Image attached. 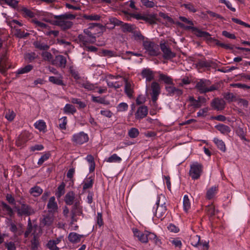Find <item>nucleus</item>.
Returning a JSON list of instances; mask_svg holds the SVG:
<instances>
[{
    "mask_svg": "<svg viewBox=\"0 0 250 250\" xmlns=\"http://www.w3.org/2000/svg\"><path fill=\"white\" fill-rule=\"evenodd\" d=\"M179 20L181 21L188 24V25H185L184 23L178 22V24L181 27L187 30H191L197 37L203 38L205 39H206L207 41H213L215 42V44L216 45L220 46L222 48L227 49H232L229 44L222 43L219 40L211 37V35L208 32L202 31L201 30L198 29L197 27L193 26V22L189 20L187 18L180 16L179 17Z\"/></svg>",
    "mask_w": 250,
    "mask_h": 250,
    "instance_id": "1",
    "label": "nucleus"
},
{
    "mask_svg": "<svg viewBox=\"0 0 250 250\" xmlns=\"http://www.w3.org/2000/svg\"><path fill=\"white\" fill-rule=\"evenodd\" d=\"M53 18L55 20V24L65 30L71 28L73 23L70 20L75 19L76 16L70 12H66L59 15H54Z\"/></svg>",
    "mask_w": 250,
    "mask_h": 250,
    "instance_id": "2",
    "label": "nucleus"
},
{
    "mask_svg": "<svg viewBox=\"0 0 250 250\" xmlns=\"http://www.w3.org/2000/svg\"><path fill=\"white\" fill-rule=\"evenodd\" d=\"M32 22L34 24L35 28L38 31H42L45 35L49 36L52 35L54 37H56L59 35V31L51 30L50 27L45 23L42 22L37 19H33Z\"/></svg>",
    "mask_w": 250,
    "mask_h": 250,
    "instance_id": "3",
    "label": "nucleus"
},
{
    "mask_svg": "<svg viewBox=\"0 0 250 250\" xmlns=\"http://www.w3.org/2000/svg\"><path fill=\"white\" fill-rule=\"evenodd\" d=\"M200 93L204 94L217 90V87L214 85H211V82L205 79H200L195 86Z\"/></svg>",
    "mask_w": 250,
    "mask_h": 250,
    "instance_id": "4",
    "label": "nucleus"
},
{
    "mask_svg": "<svg viewBox=\"0 0 250 250\" xmlns=\"http://www.w3.org/2000/svg\"><path fill=\"white\" fill-rule=\"evenodd\" d=\"M21 207H15L19 216H29L35 213V210L30 205L20 201Z\"/></svg>",
    "mask_w": 250,
    "mask_h": 250,
    "instance_id": "5",
    "label": "nucleus"
},
{
    "mask_svg": "<svg viewBox=\"0 0 250 250\" xmlns=\"http://www.w3.org/2000/svg\"><path fill=\"white\" fill-rule=\"evenodd\" d=\"M160 198L159 196H157L156 202L153 208V212L157 218L162 220L167 209L165 202L160 205Z\"/></svg>",
    "mask_w": 250,
    "mask_h": 250,
    "instance_id": "6",
    "label": "nucleus"
},
{
    "mask_svg": "<svg viewBox=\"0 0 250 250\" xmlns=\"http://www.w3.org/2000/svg\"><path fill=\"white\" fill-rule=\"evenodd\" d=\"M71 142L75 146H81L89 141L88 135L84 131L74 133L71 137Z\"/></svg>",
    "mask_w": 250,
    "mask_h": 250,
    "instance_id": "7",
    "label": "nucleus"
},
{
    "mask_svg": "<svg viewBox=\"0 0 250 250\" xmlns=\"http://www.w3.org/2000/svg\"><path fill=\"white\" fill-rule=\"evenodd\" d=\"M203 167L201 164L196 163L190 165L189 175L192 180H196L199 179L201 177Z\"/></svg>",
    "mask_w": 250,
    "mask_h": 250,
    "instance_id": "8",
    "label": "nucleus"
},
{
    "mask_svg": "<svg viewBox=\"0 0 250 250\" xmlns=\"http://www.w3.org/2000/svg\"><path fill=\"white\" fill-rule=\"evenodd\" d=\"M144 49L151 56H157L158 54V46L153 42L146 39L143 42Z\"/></svg>",
    "mask_w": 250,
    "mask_h": 250,
    "instance_id": "9",
    "label": "nucleus"
},
{
    "mask_svg": "<svg viewBox=\"0 0 250 250\" xmlns=\"http://www.w3.org/2000/svg\"><path fill=\"white\" fill-rule=\"evenodd\" d=\"M31 139V134L28 131L22 132L16 140V144L18 146L23 147Z\"/></svg>",
    "mask_w": 250,
    "mask_h": 250,
    "instance_id": "10",
    "label": "nucleus"
},
{
    "mask_svg": "<svg viewBox=\"0 0 250 250\" xmlns=\"http://www.w3.org/2000/svg\"><path fill=\"white\" fill-rule=\"evenodd\" d=\"M165 89L167 92V96H176L179 97L181 96L183 91L182 89L177 88L173 84H169L165 86Z\"/></svg>",
    "mask_w": 250,
    "mask_h": 250,
    "instance_id": "11",
    "label": "nucleus"
},
{
    "mask_svg": "<svg viewBox=\"0 0 250 250\" xmlns=\"http://www.w3.org/2000/svg\"><path fill=\"white\" fill-rule=\"evenodd\" d=\"M78 39L79 41L81 43V46L82 47L86 45H88V43H93L96 41V37L94 35L85 36L80 34L78 36Z\"/></svg>",
    "mask_w": 250,
    "mask_h": 250,
    "instance_id": "12",
    "label": "nucleus"
},
{
    "mask_svg": "<svg viewBox=\"0 0 250 250\" xmlns=\"http://www.w3.org/2000/svg\"><path fill=\"white\" fill-rule=\"evenodd\" d=\"M132 230L133 233V235L135 238H137L138 240L140 241L142 243H147V231H141L138 229L133 228Z\"/></svg>",
    "mask_w": 250,
    "mask_h": 250,
    "instance_id": "13",
    "label": "nucleus"
},
{
    "mask_svg": "<svg viewBox=\"0 0 250 250\" xmlns=\"http://www.w3.org/2000/svg\"><path fill=\"white\" fill-rule=\"evenodd\" d=\"M194 241L192 244L196 247L200 248L203 250H208L209 247L208 242L205 240H201L199 235H196L194 238Z\"/></svg>",
    "mask_w": 250,
    "mask_h": 250,
    "instance_id": "14",
    "label": "nucleus"
},
{
    "mask_svg": "<svg viewBox=\"0 0 250 250\" xmlns=\"http://www.w3.org/2000/svg\"><path fill=\"white\" fill-rule=\"evenodd\" d=\"M160 47L163 53V58L165 60H170L175 57L174 53L165 43H161Z\"/></svg>",
    "mask_w": 250,
    "mask_h": 250,
    "instance_id": "15",
    "label": "nucleus"
},
{
    "mask_svg": "<svg viewBox=\"0 0 250 250\" xmlns=\"http://www.w3.org/2000/svg\"><path fill=\"white\" fill-rule=\"evenodd\" d=\"M66 57L63 55H57L52 60V64L62 68H64L66 64Z\"/></svg>",
    "mask_w": 250,
    "mask_h": 250,
    "instance_id": "16",
    "label": "nucleus"
},
{
    "mask_svg": "<svg viewBox=\"0 0 250 250\" xmlns=\"http://www.w3.org/2000/svg\"><path fill=\"white\" fill-rule=\"evenodd\" d=\"M8 227L9 230L14 233L15 237H17L23 233V229L21 225L18 227L14 222H11Z\"/></svg>",
    "mask_w": 250,
    "mask_h": 250,
    "instance_id": "17",
    "label": "nucleus"
},
{
    "mask_svg": "<svg viewBox=\"0 0 250 250\" xmlns=\"http://www.w3.org/2000/svg\"><path fill=\"white\" fill-rule=\"evenodd\" d=\"M47 208L50 213L54 214L58 212V206L54 196H52L49 198L47 204Z\"/></svg>",
    "mask_w": 250,
    "mask_h": 250,
    "instance_id": "18",
    "label": "nucleus"
},
{
    "mask_svg": "<svg viewBox=\"0 0 250 250\" xmlns=\"http://www.w3.org/2000/svg\"><path fill=\"white\" fill-rule=\"evenodd\" d=\"M148 114V108L146 105H141L138 107L135 113V118L141 120L146 117Z\"/></svg>",
    "mask_w": 250,
    "mask_h": 250,
    "instance_id": "19",
    "label": "nucleus"
},
{
    "mask_svg": "<svg viewBox=\"0 0 250 250\" xmlns=\"http://www.w3.org/2000/svg\"><path fill=\"white\" fill-rule=\"evenodd\" d=\"M218 186L214 185L209 188L207 191L206 198L208 200H212L215 198L218 192Z\"/></svg>",
    "mask_w": 250,
    "mask_h": 250,
    "instance_id": "20",
    "label": "nucleus"
},
{
    "mask_svg": "<svg viewBox=\"0 0 250 250\" xmlns=\"http://www.w3.org/2000/svg\"><path fill=\"white\" fill-rule=\"evenodd\" d=\"M123 12L125 15H129L130 13L129 10L130 8L133 10H137V8L136 7L135 2L133 0H129L124 3L123 5Z\"/></svg>",
    "mask_w": 250,
    "mask_h": 250,
    "instance_id": "21",
    "label": "nucleus"
},
{
    "mask_svg": "<svg viewBox=\"0 0 250 250\" xmlns=\"http://www.w3.org/2000/svg\"><path fill=\"white\" fill-rule=\"evenodd\" d=\"M125 92L129 98H131L134 92L133 84L126 79H125Z\"/></svg>",
    "mask_w": 250,
    "mask_h": 250,
    "instance_id": "22",
    "label": "nucleus"
},
{
    "mask_svg": "<svg viewBox=\"0 0 250 250\" xmlns=\"http://www.w3.org/2000/svg\"><path fill=\"white\" fill-rule=\"evenodd\" d=\"M79 86L81 87H83L88 91H94L96 89L98 88V86L96 84L90 83L88 81H82L79 82Z\"/></svg>",
    "mask_w": 250,
    "mask_h": 250,
    "instance_id": "23",
    "label": "nucleus"
},
{
    "mask_svg": "<svg viewBox=\"0 0 250 250\" xmlns=\"http://www.w3.org/2000/svg\"><path fill=\"white\" fill-rule=\"evenodd\" d=\"M211 105L215 109L222 110L225 108V103L223 99L215 98L211 103Z\"/></svg>",
    "mask_w": 250,
    "mask_h": 250,
    "instance_id": "24",
    "label": "nucleus"
},
{
    "mask_svg": "<svg viewBox=\"0 0 250 250\" xmlns=\"http://www.w3.org/2000/svg\"><path fill=\"white\" fill-rule=\"evenodd\" d=\"M32 235L33 238L30 241V248L31 250H38L40 244L39 236L37 234H35L34 233H33Z\"/></svg>",
    "mask_w": 250,
    "mask_h": 250,
    "instance_id": "25",
    "label": "nucleus"
},
{
    "mask_svg": "<svg viewBox=\"0 0 250 250\" xmlns=\"http://www.w3.org/2000/svg\"><path fill=\"white\" fill-rule=\"evenodd\" d=\"M142 76L146 79V81L150 82L154 79V74L153 71L149 68H145L141 72Z\"/></svg>",
    "mask_w": 250,
    "mask_h": 250,
    "instance_id": "26",
    "label": "nucleus"
},
{
    "mask_svg": "<svg viewBox=\"0 0 250 250\" xmlns=\"http://www.w3.org/2000/svg\"><path fill=\"white\" fill-rule=\"evenodd\" d=\"M75 193L73 191L68 192L64 197V202L67 205H72L76 200H75Z\"/></svg>",
    "mask_w": 250,
    "mask_h": 250,
    "instance_id": "27",
    "label": "nucleus"
},
{
    "mask_svg": "<svg viewBox=\"0 0 250 250\" xmlns=\"http://www.w3.org/2000/svg\"><path fill=\"white\" fill-rule=\"evenodd\" d=\"M83 235L78 234L76 232H70L68 236V240L72 243H77L80 241Z\"/></svg>",
    "mask_w": 250,
    "mask_h": 250,
    "instance_id": "28",
    "label": "nucleus"
},
{
    "mask_svg": "<svg viewBox=\"0 0 250 250\" xmlns=\"http://www.w3.org/2000/svg\"><path fill=\"white\" fill-rule=\"evenodd\" d=\"M159 74V81L163 82L167 84H173L172 79L164 74L161 73L160 71L158 72Z\"/></svg>",
    "mask_w": 250,
    "mask_h": 250,
    "instance_id": "29",
    "label": "nucleus"
},
{
    "mask_svg": "<svg viewBox=\"0 0 250 250\" xmlns=\"http://www.w3.org/2000/svg\"><path fill=\"white\" fill-rule=\"evenodd\" d=\"M147 241H152L156 245H160L162 242L161 239L154 233L147 231Z\"/></svg>",
    "mask_w": 250,
    "mask_h": 250,
    "instance_id": "30",
    "label": "nucleus"
},
{
    "mask_svg": "<svg viewBox=\"0 0 250 250\" xmlns=\"http://www.w3.org/2000/svg\"><path fill=\"white\" fill-rule=\"evenodd\" d=\"M69 71L71 76L75 79L76 83L79 84V82L82 81L79 72L72 66L69 67Z\"/></svg>",
    "mask_w": 250,
    "mask_h": 250,
    "instance_id": "31",
    "label": "nucleus"
},
{
    "mask_svg": "<svg viewBox=\"0 0 250 250\" xmlns=\"http://www.w3.org/2000/svg\"><path fill=\"white\" fill-rule=\"evenodd\" d=\"M215 128H216V129H217L218 131H219L221 133H222L224 135L228 134L231 131L230 128L229 126L224 125V124H220L217 125L215 126Z\"/></svg>",
    "mask_w": 250,
    "mask_h": 250,
    "instance_id": "32",
    "label": "nucleus"
},
{
    "mask_svg": "<svg viewBox=\"0 0 250 250\" xmlns=\"http://www.w3.org/2000/svg\"><path fill=\"white\" fill-rule=\"evenodd\" d=\"M83 18L87 21H100L101 16L95 13H92L91 14H84Z\"/></svg>",
    "mask_w": 250,
    "mask_h": 250,
    "instance_id": "33",
    "label": "nucleus"
},
{
    "mask_svg": "<svg viewBox=\"0 0 250 250\" xmlns=\"http://www.w3.org/2000/svg\"><path fill=\"white\" fill-rule=\"evenodd\" d=\"M34 126L36 129L40 130V131L45 132L46 131V123L43 120H40L37 121L34 124Z\"/></svg>",
    "mask_w": 250,
    "mask_h": 250,
    "instance_id": "34",
    "label": "nucleus"
},
{
    "mask_svg": "<svg viewBox=\"0 0 250 250\" xmlns=\"http://www.w3.org/2000/svg\"><path fill=\"white\" fill-rule=\"evenodd\" d=\"M43 192V190L40 187L36 186L30 189L29 193L35 197L39 196Z\"/></svg>",
    "mask_w": 250,
    "mask_h": 250,
    "instance_id": "35",
    "label": "nucleus"
},
{
    "mask_svg": "<svg viewBox=\"0 0 250 250\" xmlns=\"http://www.w3.org/2000/svg\"><path fill=\"white\" fill-rule=\"evenodd\" d=\"M213 142L216 145L217 148L221 151L225 152L226 151V147L225 143L220 139L217 138H214Z\"/></svg>",
    "mask_w": 250,
    "mask_h": 250,
    "instance_id": "36",
    "label": "nucleus"
},
{
    "mask_svg": "<svg viewBox=\"0 0 250 250\" xmlns=\"http://www.w3.org/2000/svg\"><path fill=\"white\" fill-rule=\"evenodd\" d=\"M183 210L185 212H187L191 207V203L188 195H185L183 197Z\"/></svg>",
    "mask_w": 250,
    "mask_h": 250,
    "instance_id": "37",
    "label": "nucleus"
},
{
    "mask_svg": "<svg viewBox=\"0 0 250 250\" xmlns=\"http://www.w3.org/2000/svg\"><path fill=\"white\" fill-rule=\"evenodd\" d=\"M63 112L66 114H74L77 112L76 108L72 104H67L63 109Z\"/></svg>",
    "mask_w": 250,
    "mask_h": 250,
    "instance_id": "38",
    "label": "nucleus"
},
{
    "mask_svg": "<svg viewBox=\"0 0 250 250\" xmlns=\"http://www.w3.org/2000/svg\"><path fill=\"white\" fill-rule=\"evenodd\" d=\"M156 17L153 14H145L144 16L143 21L151 24H155L156 22Z\"/></svg>",
    "mask_w": 250,
    "mask_h": 250,
    "instance_id": "39",
    "label": "nucleus"
},
{
    "mask_svg": "<svg viewBox=\"0 0 250 250\" xmlns=\"http://www.w3.org/2000/svg\"><path fill=\"white\" fill-rule=\"evenodd\" d=\"M65 184L64 182H62L57 188L56 192V196L57 198H61L65 193Z\"/></svg>",
    "mask_w": 250,
    "mask_h": 250,
    "instance_id": "40",
    "label": "nucleus"
},
{
    "mask_svg": "<svg viewBox=\"0 0 250 250\" xmlns=\"http://www.w3.org/2000/svg\"><path fill=\"white\" fill-rule=\"evenodd\" d=\"M34 45L36 48L40 50L46 51L49 48V45L41 41L35 42H34Z\"/></svg>",
    "mask_w": 250,
    "mask_h": 250,
    "instance_id": "41",
    "label": "nucleus"
},
{
    "mask_svg": "<svg viewBox=\"0 0 250 250\" xmlns=\"http://www.w3.org/2000/svg\"><path fill=\"white\" fill-rule=\"evenodd\" d=\"M93 184L94 178L92 176L87 178L84 182L83 187V190H85L87 189L91 188L93 187Z\"/></svg>",
    "mask_w": 250,
    "mask_h": 250,
    "instance_id": "42",
    "label": "nucleus"
},
{
    "mask_svg": "<svg viewBox=\"0 0 250 250\" xmlns=\"http://www.w3.org/2000/svg\"><path fill=\"white\" fill-rule=\"evenodd\" d=\"M246 130V129H244L243 127L238 126L236 130V133L242 140L249 142V140L245 137Z\"/></svg>",
    "mask_w": 250,
    "mask_h": 250,
    "instance_id": "43",
    "label": "nucleus"
},
{
    "mask_svg": "<svg viewBox=\"0 0 250 250\" xmlns=\"http://www.w3.org/2000/svg\"><path fill=\"white\" fill-rule=\"evenodd\" d=\"M122 161V158L118 156L117 154H113L108 158L105 159V161L108 163H120Z\"/></svg>",
    "mask_w": 250,
    "mask_h": 250,
    "instance_id": "44",
    "label": "nucleus"
},
{
    "mask_svg": "<svg viewBox=\"0 0 250 250\" xmlns=\"http://www.w3.org/2000/svg\"><path fill=\"white\" fill-rule=\"evenodd\" d=\"M80 203L79 201H76L71 211L77 214L78 216H80L83 214L82 208V207H80Z\"/></svg>",
    "mask_w": 250,
    "mask_h": 250,
    "instance_id": "45",
    "label": "nucleus"
},
{
    "mask_svg": "<svg viewBox=\"0 0 250 250\" xmlns=\"http://www.w3.org/2000/svg\"><path fill=\"white\" fill-rule=\"evenodd\" d=\"M189 101L190 103V105L194 108H198L200 107L202 105L200 97H199L198 100H196L194 97H190Z\"/></svg>",
    "mask_w": 250,
    "mask_h": 250,
    "instance_id": "46",
    "label": "nucleus"
},
{
    "mask_svg": "<svg viewBox=\"0 0 250 250\" xmlns=\"http://www.w3.org/2000/svg\"><path fill=\"white\" fill-rule=\"evenodd\" d=\"M21 12L25 18H32L35 17V13L27 8L22 7L21 9Z\"/></svg>",
    "mask_w": 250,
    "mask_h": 250,
    "instance_id": "47",
    "label": "nucleus"
},
{
    "mask_svg": "<svg viewBox=\"0 0 250 250\" xmlns=\"http://www.w3.org/2000/svg\"><path fill=\"white\" fill-rule=\"evenodd\" d=\"M49 81L58 85H65L63 81L60 78H57L54 76H50L49 77Z\"/></svg>",
    "mask_w": 250,
    "mask_h": 250,
    "instance_id": "48",
    "label": "nucleus"
},
{
    "mask_svg": "<svg viewBox=\"0 0 250 250\" xmlns=\"http://www.w3.org/2000/svg\"><path fill=\"white\" fill-rule=\"evenodd\" d=\"M33 68V66L31 64H28L24 66L23 68H21L19 69L17 71L18 74H23L25 73H28L30 72Z\"/></svg>",
    "mask_w": 250,
    "mask_h": 250,
    "instance_id": "49",
    "label": "nucleus"
},
{
    "mask_svg": "<svg viewBox=\"0 0 250 250\" xmlns=\"http://www.w3.org/2000/svg\"><path fill=\"white\" fill-rule=\"evenodd\" d=\"M9 68L10 66H8L7 60L3 58H1V66L0 68V72L4 74Z\"/></svg>",
    "mask_w": 250,
    "mask_h": 250,
    "instance_id": "50",
    "label": "nucleus"
},
{
    "mask_svg": "<svg viewBox=\"0 0 250 250\" xmlns=\"http://www.w3.org/2000/svg\"><path fill=\"white\" fill-rule=\"evenodd\" d=\"M51 156V154L50 152H45L43 155H42L41 157L39 159L37 164L39 166H42L43 163L49 159V158Z\"/></svg>",
    "mask_w": 250,
    "mask_h": 250,
    "instance_id": "51",
    "label": "nucleus"
},
{
    "mask_svg": "<svg viewBox=\"0 0 250 250\" xmlns=\"http://www.w3.org/2000/svg\"><path fill=\"white\" fill-rule=\"evenodd\" d=\"M151 88L152 90L151 94H160V87L159 84L155 82L152 83L151 85Z\"/></svg>",
    "mask_w": 250,
    "mask_h": 250,
    "instance_id": "52",
    "label": "nucleus"
},
{
    "mask_svg": "<svg viewBox=\"0 0 250 250\" xmlns=\"http://www.w3.org/2000/svg\"><path fill=\"white\" fill-rule=\"evenodd\" d=\"M95 221L96 222V226H98L99 227H101L102 226L104 225V223L102 212H97V216L95 218Z\"/></svg>",
    "mask_w": 250,
    "mask_h": 250,
    "instance_id": "53",
    "label": "nucleus"
},
{
    "mask_svg": "<svg viewBox=\"0 0 250 250\" xmlns=\"http://www.w3.org/2000/svg\"><path fill=\"white\" fill-rule=\"evenodd\" d=\"M53 220L51 217L49 216H45L41 221V225L49 226L52 225Z\"/></svg>",
    "mask_w": 250,
    "mask_h": 250,
    "instance_id": "54",
    "label": "nucleus"
},
{
    "mask_svg": "<svg viewBox=\"0 0 250 250\" xmlns=\"http://www.w3.org/2000/svg\"><path fill=\"white\" fill-rule=\"evenodd\" d=\"M197 66L200 68H209L211 66V64L206 60H200L198 62Z\"/></svg>",
    "mask_w": 250,
    "mask_h": 250,
    "instance_id": "55",
    "label": "nucleus"
},
{
    "mask_svg": "<svg viewBox=\"0 0 250 250\" xmlns=\"http://www.w3.org/2000/svg\"><path fill=\"white\" fill-rule=\"evenodd\" d=\"M116 108L118 112H124L128 110V105L126 103L122 102L120 103Z\"/></svg>",
    "mask_w": 250,
    "mask_h": 250,
    "instance_id": "56",
    "label": "nucleus"
},
{
    "mask_svg": "<svg viewBox=\"0 0 250 250\" xmlns=\"http://www.w3.org/2000/svg\"><path fill=\"white\" fill-rule=\"evenodd\" d=\"M67 123V119L66 116L62 117L59 119V127L61 129L65 130Z\"/></svg>",
    "mask_w": 250,
    "mask_h": 250,
    "instance_id": "57",
    "label": "nucleus"
},
{
    "mask_svg": "<svg viewBox=\"0 0 250 250\" xmlns=\"http://www.w3.org/2000/svg\"><path fill=\"white\" fill-rule=\"evenodd\" d=\"M182 6L185 7L186 9L188 10L189 12L195 13L197 11V9L194 5L190 2H188V3H184L182 5Z\"/></svg>",
    "mask_w": 250,
    "mask_h": 250,
    "instance_id": "58",
    "label": "nucleus"
},
{
    "mask_svg": "<svg viewBox=\"0 0 250 250\" xmlns=\"http://www.w3.org/2000/svg\"><path fill=\"white\" fill-rule=\"evenodd\" d=\"M16 116L15 112L13 110H8L5 114V117L9 121H12Z\"/></svg>",
    "mask_w": 250,
    "mask_h": 250,
    "instance_id": "59",
    "label": "nucleus"
},
{
    "mask_svg": "<svg viewBox=\"0 0 250 250\" xmlns=\"http://www.w3.org/2000/svg\"><path fill=\"white\" fill-rule=\"evenodd\" d=\"M139 134V132L138 129L136 128H131L128 131V136L131 138H136Z\"/></svg>",
    "mask_w": 250,
    "mask_h": 250,
    "instance_id": "60",
    "label": "nucleus"
},
{
    "mask_svg": "<svg viewBox=\"0 0 250 250\" xmlns=\"http://www.w3.org/2000/svg\"><path fill=\"white\" fill-rule=\"evenodd\" d=\"M0 1L6 3L13 8L16 7L18 4V1L16 0H0Z\"/></svg>",
    "mask_w": 250,
    "mask_h": 250,
    "instance_id": "61",
    "label": "nucleus"
},
{
    "mask_svg": "<svg viewBox=\"0 0 250 250\" xmlns=\"http://www.w3.org/2000/svg\"><path fill=\"white\" fill-rule=\"evenodd\" d=\"M206 210L210 216L214 215L216 211L215 207L212 204L208 206L206 208Z\"/></svg>",
    "mask_w": 250,
    "mask_h": 250,
    "instance_id": "62",
    "label": "nucleus"
},
{
    "mask_svg": "<svg viewBox=\"0 0 250 250\" xmlns=\"http://www.w3.org/2000/svg\"><path fill=\"white\" fill-rule=\"evenodd\" d=\"M42 56L45 61H51L52 62V60H53L54 58L51 53L47 51L43 52Z\"/></svg>",
    "mask_w": 250,
    "mask_h": 250,
    "instance_id": "63",
    "label": "nucleus"
},
{
    "mask_svg": "<svg viewBox=\"0 0 250 250\" xmlns=\"http://www.w3.org/2000/svg\"><path fill=\"white\" fill-rule=\"evenodd\" d=\"M44 146L41 144H36L30 147L29 150L30 152H34L35 151H41L44 149Z\"/></svg>",
    "mask_w": 250,
    "mask_h": 250,
    "instance_id": "64",
    "label": "nucleus"
}]
</instances>
